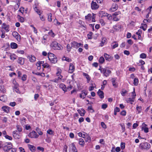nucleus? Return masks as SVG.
<instances>
[{"mask_svg": "<svg viewBox=\"0 0 152 152\" xmlns=\"http://www.w3.org/2000/svg\"><path fill=\"white\" fill-rule=\"evenodd\" d=\"M51 46L55 50H62L63 49L62 46L56 41H53L51 44Z\"/></svg>", "mask_w": 152, "mask_h": 152, "instance_id": "nucleus-1", "label": "nucleus"}, {"mask_svg": "<svg viewBox=\"0 0 152 152\" xmlns=\"http://www.w3.org/2000/svg\"><path fill=\"white\" fill-rule=\"evenodd\" d=\"M4 151V152H16V149L12 148V145L11 142H9Z\"/></svg>", "mask_w": 152, "mask_h": 152, "instance_id": "nucleus-2", "label": "nucleus"}, {"mask_svg": "<svg viewBox=\"0 0 152 152\" xmlns=\"http://www.w3.org/2000/svg\"><path fill=\"white\" fill-rule=\"evenodd\" d=\"M48 57L49 60L52 63L55 64L57 61V58L53 53H48Z\"/></svg>", "mask_w": 152, "mask_h": 152, "instance_id": "nucleus-3", "label": "nucleus"}, {"mask_svg": "<svg viewBox=\"0 0 152 152\" xmlns=\"http://www.w3.org/2000/svg\"><path fill=\"white\" fill-rule=\"evenodd\" d=\"M151 147L150 144L147 142H143L140 145V148L142 150L147 151L151 148Z\"/></svg>", "mask_w": 152, "mask_h": 152, "instance_id": "nucleus-4", "label": "nucleus"}, {"mask_svg": "<svg viewBox=\"0 0 152 152\" xmlns=\"http://www.w3.org/2000/svg\"><path fill=\"white\" fill-rule=\"evenodd\" d=\"M28 136L29 137L33 138H37L39 136L37 133L34 130L29 133Z\"/></svg>", "mask_w": 152, "mask_h": 152, "instance_id": "nucleus-5", "label": "nucleus"}, {"mask_svg": "<svg viewBox=\"0 0 152 152\" xmlns=\"http://www.w3.org/2000/svg\"><path fill=\"white\" fill-rule=\"evenodd\" d=\"M91 7L92 10H96L99 7V6L96 2L92 1L91 3Z\"/></svg>", "mask_w": 152, "mask_h": 152, "instance_id": "nucleus-6", "label": "nucleus"}, {"mask_svg": "<svg viewBox=\"0 0 152 152\" xmlns=\"http://www.w3.org/2000/svg\"><path fill=\"white\" fill-rule=\"evenodd\" d=\"M20 132L18 133L16 130L12 132V136L15 139H18L20 137Z\"/></svg>", "mask_w": 152, "mask_h": 152, "instance_id": "nucleus-7", "label": "nucleus"}, {"mask_svg": "<svg viewBox=\"0 0 152 152\" xmlns=\"http://www.w3.org/2000/svg\"><path fill=\"white\" fill-rule=\"evenodd\" d=\"M103 74L106 77H108L110 74L111 73V71L109 69H107L105 68H104L102 70V72Z\"/></svg>", "mask_w": 152, "mask_h": 152, "instance_id": "nucleus-8", "label": "nucleus"}, {"mask_svg": "<svg viewBox=\"0 0 152 152\" xmlns=\"http://www.w3.org/2000/svg\"><path fill=\"white\" fill-rule=\"evenodd\" d=\"M69 152H77L76 146L74 143H72L69 148Z\"/></svg>", "mask_w": 152, "mask_h": 152, "instance_id": "nucleus-9", "label": "nucleus"}, {"mask_svg": "<svg viewBox=\"0 0 152 152\" xmlns=\"http://www.w3.org/2000/svg\"><path fill=\"white\" fill-rule=\"evenodd\" d=\"M27 58L30 62H33L36 61V58L34 55H29L27 56Z\"/></svg>", "mask_w": 152, "mask_h": 152, "instance_id": "nucleus-10", "label": "nucleus"}, {"mask_svg": "<svg viewBox=\"0 0 152 152\" xmlns=\"http://www.w3.org/2000/svg\"><path fill=\"white\" fill-rule=\"evenodd\" d=\"M118 7V6L117 4H113L111 7L110 8V10L111 12H115L117 10Z\"/></svg>", "mask_w": 152, "mask_h": 152, "instance_id": "nucleus-11", "label": "nucleus"}, {"mask_svg": "<svg viewBox=\"0 0 152 152\" xmlns=\"http://www.w3.org/2000/svg\"><path fill=\"white\" fill-rule=\"evenodd\" d=\"M87 95V91L85 90H84L82 91V93L80 94V98L84 99Z\"/></svg>", "mask_w": 152, "mask_h": 152, "instance_id": "nucleus-12", "label": "nucleus"}, {"mask_svg": "<svg viewBox=\"0 0 152 152\" xmlns=\"http://www.w3.org/2000/svg\"><path fill=\"white\" fill-rule=\"evenodd\" d=\"M13 36L18 41H20V37L19 34L16 31H14L12 33Z\"/></svg>", "mask_w": 152, "mask_h": 152, "instance_id": "nucleus-13", "label": "nucleus"}, {"mask_svg": "<svg viewBox=\"0 0 152 152\" xmlns=\"http://www.w3.org/2000/svg\"><path fill=\"white\" fill-rule=\"evenodd\" d=\"M104 56L106 60L110 61L113 59V57L106 53H104Z\"/></svg>", "mask_w": 152, "mask_h": 152, "instance_id": "nucleus-14", "label": "nucleus"}, {"mask_svg": "<svg viewBox=\"0 0 152 152\" xmlns=\"http://www.w3.org/2000/svg\"><path fill=\"white\" fill-rule=\"evenodd\" d=\"M118 42L115 41H113L111 44V47L112 49H113L118 47Z\"/></svg>", "mask_w": 152, "mask_h": 152, "instance_id": "nucleus-15", "label": "nucleus"}, {"mask_svg": "<svg viewBox=\"0 0 152 152\" xmlns=\"http://www.w3.org/2000/svg\"><path fill=\"white\" fill-rule=\"evenodd\" d=\"M1 109L2 110L7 113H9L10 108L7 106H4L2 107Z\"/></svg>", "mask_w": 152, "mask_h": 152, "instance_id": "nucleus-16", "label": "nucleus"}, {"mask_svg": "<svg viewBox=\"0 0 152 152\" xmlns=\"http://www.w3.org/2000/svg\"><path fill=\"white\" fill-rule=\"evenodd\" d=\"M1 28L4 29L6 32H8L9 31V26L7 25L5 23H3L1 26Z\"/></svg>", "mask_w": 152, "mask_h": 152, "instance_id": "nucleus-17", "label": "nucleus"}, {"mask_svg": "<svg viewBox=\"0 0 152 152\" xmlns=\"http://www.w3.org/2000/svg\"><path fill=\"white\" fill-rule=\"evenodd\" d=\"M75 67L73 64L71 63L69 64V72L70 73H72L75 71Z\"/></svg>", "mask_w": 152, "mask_h": 152, "instance_id": "nucleus-18", "label": "nucleus"}, {"mask_svg": "<svg viewBox=\"0 0 152 152\" xmlns=\"http://www.w3.org/2000/svg\"><path fill=\"white\" fill-rule=\"evenodd\" d=\"M7 145V143H4L2 141H0V148H2L4 151Z\"/></svg>", "mask_w": 152, "mask_h": 152, "instance_id": "nucleus-19", "label": "nucleus"}, {"mask_svg": "<svg viewBox=\"0 0 152 152\" xmlns=\"http://www.w3.org/2000/svg\"><path fill=\"white\" fill-rule=\"evenodd\" d=\"M59 87L64 92L67 91V89L66 86L63 83H61L59 85Z\"/></svg>", "mask_w": 152, "mask_h": 152, "instance_id": "nucleus-20", "label": "nucleus"}, {"mask_svg": "<svg viewBox=\"0 0 152 152\" xmlns=\"http://www.w3.org/2000/svg\"><path fill=\"white\" fill-rule=\"evenodd\" d=\"M142 126L143 127H142V129L144 130V132L146 133L148 132H149L148 129V127H146L147 125L144 123H143L142 124Z\"/></svg>", "mask_w": 152, "mask_h": 152, "instance_id": "nucleus-21", "label": "nucleus"}, {"mask_svg": "<svg viewBox=\"0 0 152 152\" xmlns=\"http://www.w3.org/2000/svg\"><path fill=\"white\" fill-rule=\"evenodd\" d=\"M42 66L43 68H46L48 69V71L49 72H50L51 70V66L49 65L48 64L45 63V64H42Z\"/></svg>", "mask_w": 152, "mask_h": 152, "instance_id": "nucleus-22", "label": "nucleus"}, {"mask_svg": "<svg viewBox=\"0 0 152 152\" xmlns=\"http://www.w3.org/2000/svg\"><path fill=\"white\" fill-rule=\"evenodd\" d=\"M25 59L22 57H18L17 61L18 63L20 65H23L24 63Z\"/></svg>", "mask_w": 152, "mask_h": 152, "instance_id": "nucleus-23", "label": "nucleus"}, {"mask_svg": "<svg viewBox=\"0 0 152 152\" xmlns=\"http://www.w3.org/2000/svg\"><path fill=\"white\" fill-rule=\"evenodd\" d=\"M28 146L29 149L31 152H35L36 151V147L34 145L29 144L28 145Z\"/></svg>", "mask_w": 152, "mask_h": 152, "instance_id": "nucleus-24", "label": "nucleus"}, {"mask_svg": "<svg viewBox=\"0 0 152 152\" xmlns=\"http://www.w3.org/2000/svg\"><path fill=\"white\" fill-rule=\"evenodd\" d=\"M97 94L101 99H103L104 98V92L102 91L99 89L97 92Z\"/></svg>", "mask_w": 152, "mask_h": 152, "instance_id": "nucleus-25", "label": "nucleus"}, {"mask_svg": "<svg viewBox=\"0 0 152 152\" xmlns=\"http://www.w3.org/2000/svg\"><path fill=\"white\" fill-rule=\"evenodd\" d=\"M116 79L115 78H113L112 79V82L113 86L115 88H117L118 86V84L116 82Z\"/></svg>", "mask_w": 152, "mask_h": 152, "instance_id": "nucleus-26", "label": "nucleus"}, {"mask_svg": "<svg viewBox=\"0 0 152 152\" xmlns=\"http://www.w3.org/2000/svg\"><path fill=\"white\" fill-rule=\"evenodd\" d=\"M83 75L85 77L87 80V82L89 83L91 80V78L89 75L87 73L83 72Z\"/></svg>", "mask_w": 152, "mask_h": 152, "instance_id": "nucleus-27", "label": "nucleus"}, {"mask_svg": "<svg viewBox=\"0 0 152 152\" xmlns=\"http://www.w3.org/2000/svg\"><path fill=\"white\" fill-rule=\"evenodd\" d=\"M142 33V31L141 29H140L138 31L136 32V34L138 35V39L139 40L141 39L142 37L141 36V34Z\"/></svg>", "mask_w": 152, "mask_h": 152, "instance_id": "nucleus-28", "label": "nucleus"}, {"mask_svg": "<svg viewBox=\"0 0 152 152\" xmlns=\"http://www.w3.org/2000/svg\"><path fill=\"white\" fill-rule=\"evenodd\" d=\"M17 17L18 20L20 22L22 23L24 22L25 19L23 17H21L19 15H17Z\"/></svg>", "mask_w": 152, "mask_h": 152, "instance_id": "nucleus-29", "label": "nucleus"}, {"mask_svg": "<svg viewBox=\"0 0 152 152\" xmlns=\"http://www.w3.org/2000/svg\"><path fill=\"white\" fill-rule=\"evenodd\" d=\"M126 101L127 103L132 104L134 102V99L133 98L130 97L127 99Z\"/></svg>", "mask_w": 152, "mask_h": 152, "instance_id": "nucleus-30", "label": "nucleus"}, {"mask_svg": "<svg viewBox=\"0 0 152 152\" xmlns=\"http://www.w3.org/2000/svg\"><path fill=\"white\" fill-rule=\"evenodd\" d=\"M78 113L80 115V116H83L84 115L85 113V110L84 109H82L81 110H77Z\"/></svg>", "mask_w": 152, "mask_h": 152, "instance_id": "nucleus-31", "label": "nucleus"}, {"mask_svg": "<svg viewBox=\"0 0 152 152\" xmlns=\"http://www.w3.org/2000/svg\"><path fill=\"white\" fill-rule=\"evenodd\" d=\"M136 112L137 113L140 114L142 112V107L141 106H139L138 105H137L136 107Z\"/></svg>", "mask_w": 152, "mask_h": 152, "instance_id": "nucleus-32", "label": "nucleus"}, {"mask_svg": "<svg viewBox=\"0 0 152 152\" xmlns=\"http://www.w3.org/2000/svg\"><path fill=\"white\" fill-rule=\"evenodd\" d=\"M16 127L17 132L18 131L19 132H22L23 128L20 125L18 124L16 125Z\"/></svg>", "mask_w": 152, "mask_h": 152, "instance_id": "nucleus-33", "label": "nucleus"}, {"mask_svg": "<svg viewBox=\"0 0 152 152\" xmlns=\"http://www.w3.org/2000/svg\"><path fill=\"white\" fill-rule=\"evenodd\" d=\"M79 143L82 147L84 146L85 145V142L83 140L80 138L79 140Z\"/></svg>", "mask_w": 152, "mask_h": 152, "instance_id": "nucleus-34", "label": "nucleus"}, {"mask_svg": "<svg viewBox=\"0 0 152 152\" xmlns=\"http://www.w3.org/2000/svg\"><path fill=\"white\" fill-rule=\"evenodd\" d=\"M141 25L140 28L142 29L144 31H145L147 28V24L145 23H141Z\"/></svg>", "mask_w": 152, "mask_h": 152, "instance_id": "nucleus-35", "label": "nucleus"}, {"mask_svg": "<svg viewBox=\"0 0 152 152\" xmlns=\"http://www.w3.org/2000/svg\"><path fill=\"white\" fill-rule=\"evenodd\" d=\"M92 17L90 13L88 14L85 16V19L86 20L89 21L91 20Z\"/></svg>", "mask_w": 152, "mask_h": 152, "instance_id": "nucleus-36", "label": "nucleus"}, {"mask_svg": "<svg viewBox=\"0 0 152 152\" xmlns=\"http://www.w3.org/2000/svg\"><path fill=\"white\" fill-rule=\"evenodd\" d=\"M10 47L12 48L16 49L18 47V45L15 43L12 42L11 43Z\"/></svg>", "mask_w": 152, "mask_h": 152, "instance_id": "nucleus-37", "label": "nucleus"}, {"mask_svg": "<svg viewBox=\"0 0 152 152\" xmlns=\"http://www.w3.org/2000/svg\"><path fill=\"white\" fill-rule=\"evenodd\" d=\"M48 16V20L49 22L52 21V14L51 13H49L47 14Z\"/></svg>", "mask_w": 152, "mask_h": 152, "instance_id": "nucleus-38", "label": "nucleus"}, {"mask_svg": "<svg viewBox=\"0 0 152 152\" xmlns=\"http://www.w3.org/2000/svg\"><path fill=\"white\" fill-rule=\"evenodd\" d=\"M139 83L138 78L137 77L134 78L133 81V84L134 86H137Z\"/></svg>", "mask_w": 152, "mask_h": 152, "instance_id": "nucleus-39", "label": "nucleus"}, {"mask_svg": "<svg viewBox=\"0 0 152 152\" xmlns=\"http://www.w3.org/2000/svg\"><path fill=\"white\" fill-rule=\"evenodd\" d=\"M106 15H103L104 16H107V19L110 20H111L112 18V15L110 14H108V13H106Z\"/></svg>", "mask_w": 152, "mask_h": 152, "instance_id": "nucleus-40", "label": "nucleus"}, {"mask_svg": "<svg viewBox=\"0 0 152 152\" xmlns=\"http://www.w3.org/2000/svg\"><path fill=\"white\" fill-rule=\"evenodd\" d=\"M121 17L119 16H113V20L114 21H118L120 20Z\"/></svg>", "mask_w": 152, "mask_h": 152, "instance_id": "nucleus-41", "label": "nucleus"}, {"mask_svg": "<svg viewBox=\"0 0 152 152\" xmlns=\"http://www.w3.org/2000/svg\"><path fill=\"white\" fill-rule=\"evenodd\" d=\"M13 90H14V91L15 92H16L17 93H18V94L20 93V92L19 91V88L18 87V86H14V88H13Z\"/></svg>", "mask_w": 152, "mask_h": 152, "instance_id": "nucleus-42", "label": "nucleus"}, {"mask_svg": "<svg viewBox=\"0 0 152 152\" xmlns=\"http://www.w3.org/2000/svg\"><path fill=\"white\" fill-rule=\"evenodd\" d=\"M17 57V56L15 54L13 53L10 55V58L11 59L14 61L16 59Z\"/></svg>", "mask_w": 152, "mask_h": 152, "instance_id": "nucleus-43", "label": "nucleus"}, {"mask_svg": "<svg viewBox=\"0 0 152 152\" xmlns=\"http://www.w3.org/2000/svg\"><path fill=\"white\" fill-rule=\"evenodd\" d=\"M47 133L50 135L53 136L54 134V132L50 129H48L47 131Z\"/></svg>", "mask_w": 152, "mask_h": 152, "instance_id": "nucleus-44", "label": "nucleus"}, {"mask_svg": "<svg viewBox=\"0 0 152 152\" xmlns=\"http://www.w3.org/2000/svg\"><path fill=\"white\" fill-rule=\"evenodd\" d=\"M106 39L104 37H102V41H101V42L100 43V45L102 47L104 45V43L106 42Z\"/></svg>", "mask_w": 152, "mask_h": 152, "instance_id": "nucleus-45", "label": "nucleus"}, {"mask_svg": "<svg viewBox=\"0 0 152 152\" xmlns=\"http://www.w3.org/2000/svg\"><path fill=\"white\" fill-rule=\"evenodd\" d=\"M93 33L91 31H90L87 35V37L88 39H91L92 38V35Z\"/></svg>", "mask_w": 152, "mask_h": 152, "instance_id": "nucleus-46", "label": "nucleus"}, {"mask_svg": "<svg viewBox=\"0 0 152 152\" xmlns=\"http://www.w3.org/2000/svg\"><path fill=\"white\" fill-rule=\"evenodd\" d=\"M128 91L127 90H125L123 88L121 90V94L123 96H124L125 94L127 93Z\"/></svg>", "mask_w": 152, "mask_h": 152, "instance_id": "nucleus-47", "label": "nucleus"}, {"mask_svg": "<svg viewBox=\"0 0 152 152\" xmlns=\"http://www.w3.org/2000/svg\"><path fill=\"white\" fill-rule=\"evenodd\" d=\"M71 45L72 48H76V42L74 41L71 42Z\"/></svg>", "mask_w": 152, "mask_h": 152, "instance_id": "nucleus-48", "label": "nucleus"}, {"mask_svg": "<svg viewBox=\"0 0 152 152\" xmlns=\"http://www.w3.org/2000/svg\"><path fill=\"white\" fill-rule=\"evenodd\" d=\"M34 10L36 12H37L38 13V14L39 15H40V14H41V11L40 10H39L37 7H35L34 8Z\"/></svg>", "mask_w": 152, "mask_h": 152, "instance_id": "nucleus-49", "label": "nucleus"}, {"mask_svg": "<svg viewBox=\"0 0 152 152\" xmlns=\"http://www.w3.org/2000/svg\"><path fill=\"white\" fill-rule=\"evenodd\" d=\"M0 91H1L4 93L6 92L5 89L4 88V86L3 85H0Z\"/></svg>", "mask_w": 152, "mask_h": 152, "instance_id": "nucleus-50", "label": "nucleus"}, {"mask_svg": "<svg viewBox=\"0 0 152 152\" xmlns=\"http://www.w3.org/2000/svg\"><path fill=\"white\" fill-rule=\"evenodd\" d=\"M36 130L37 132L40 135H42L43 132H42L41 130L38 127H37L36 128Z\"/></svg>", "mask_w": 152, "mask_h": 152, "instance_id": "nucleus-51", "label": "nucleus"}, {"mask_svg": "<svg viewBox=\"0 0 152 152\" xmlns=\"http://www.w3.org/2000/svg\"><path fill=\"white\" fill-rule=\"evenodd\" d=\"M120 126L121 127V129L122 130V132H124L125 129V126L124 125V123L121 124H120Z\"/></svg>", "mask_w": 152, "mask_h": 152, "instance_id": "nucleus-52", "label": "nucleus"}, {"mask_svg": "<svg viewBox=\"0 0 152 152\" xmlns=\"http://www.w3.org/2000/svg\"><path fill=\"white\" fill-rule=\"evenodd\" d=\"M72 48L71 46H70L69 44H68L66 46L67 50L68 52H69L71 51V49Z\"/></svg>", "mask_w": 152, "mask_h": 152, "instance_id": "nucleus-53", "label": "nucleus"}, {"mask_svg": "<svg viewBox=\"0 0 152 152\" xmlns=\"http://www.w3.org/2000/svg\"><path fill=\"white\" fill-rule=\"evenodd\" d=\"M121 12L120 11H117L114 12L112 14V16H117L121 14Z\"/></svg>", "mask_w": 152, "mask_h": 152, "instance_id": "nucleus-54", "label": "nucleus"}, {"mask_svg": "<svg viewBox=\"0 0 152 152\" xmlns=\"http://www.w3.org/2000/svg\"><path fill=\"white\" fill-rule=\"evenodd\" d=\"M140 58L144 59L146 58L147 55L145 53H142L140 55Z\"/></svg>", "mask_w": 152, "mask_h": 152, "instance_id": "nucleus-55", "label": "nucleus"}, {"mask_svg": "<svg viewBox=\"0 0 152 152\" xmlns=\"http://www.w3.org/2000/svg\"><path fill=\"white\" fill-rule=\"evenodd\" d=\"M57 72L56 73V75L57 76H59V75H61V69L59 68H58L57 69Z\"/></svg>", "mask_w": 152, "mask_h": 152, "instance_id": "nucleus-56", "label": "nucleus"}, {"mask_svg": "<svg viewBox=\"0 0 152 152\" xmlns=\"http://www.w3.org/2000/svg\"><path fill=\"white\" fill-rule=\"evenodd\" d=\"M48 34L51 37H55V34L53 32L52 30H50L48 33Z\"/></svg>", "mask_w": 152, "mask_h": 152, "instance_id": "nucleus-57", "label": "nucleus"}, {"mask_svg": "<svg viewBox=\"0 0 152 152\" xmlns=\"http://www.w3.org/2000/svg\"><path fill=\"white\" fill-rule=\"evenodd\" d=\"M104 61V59L103 57L101 56L99 58V62L101 64H103Z\"/></svg>", "mask_w": 152, "mask_h": 152, "instance_id": "nucleus-58", "label": "nucleus"}, {"mask_svg": "<svg viewBox=\"0 0 152 152\" xmlns=\"http://www.w3.org/2000/svg\"><path fill=\"white\" fill-rule=\"evenodd\" d=\"M63 60L66 61L68 62L71 61H72L71 59L68 57H66L65 56H64L63 57Z\"/></svg>", "mask_w": 152, "mask_h": 152, "instance_id": "nucleus-59", "label": "nucleus"}, {"mask_svg": "<svg viewBox=\"0 0 152 152\" xmlns=\"http://www.w3.org/2000/svg\"><path fill=\"white\" fill-rule=\"evenodd\" d=\"M21 79L23 81H25L27 79V75H26L24 74L23 75V76L21 77Z\"/></svg>", "mask_w": 152, "mask_h": 152, "instance_id": "nucleus-60", "label": "nucleus"}, {"mask_svg": "<svg viewBox=\"0 0 152 152\" xmlns=\"http://www.w3.org/2000/svg\"><path fill=\"white\" fill-rule=\"evenodd\" d=\"M120 146L121 149L124 150L125 148V143L123 142H121Z\"/></svg>", "mask_w": 152, "mask_h": 152, "instance_id": "nucleus-61", "label": "nucleus"}, {"mask_svg": "<svg viewBox=\"0 0 152 152\" xmlns=\"http://www.w3.org/2000/svg\"><path fill=\"white\" fill-rule=\"evenodd\" d=\"M120 114L121 115L125 116L126 114V111L125 110H123L121 112Z\"/></svg>", "mask_w": 152, "mask_h": 152, "instance_id": "nucleus-62", "label": "nucleus"}, {"mask_svg": "<svg viewBox=\"0 0 152 152\" xmlns=\"http://www.w3.org/2000/svg\"><path fill=\"white\" fill-rule=\"evenodd\" d=\"M68 146L66 145H65L63 148V152H67Z\"/></svg>", "mask_w": 152, "mask_h": 152, "instance_id": "nucleus-63", "label": "nucleus"}, {"mask_svg": "<svg viewBox=\"0 0 152 152\" xmlns=\"http://www.w3.org/2000/svg\"><path fill=\"white\" fill-rule=\"evenodd\" d=\"M39 17L40 19L42 21H45V18L44 17V15H41V14H40V15H39Z\"/></svg>", "mask_w": 152, "mask_h": 152, "instance_id": "nucleus-64", "label": "nucleus"}]
</instances>
